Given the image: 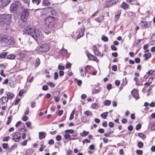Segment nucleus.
Masks as SVG:
<instances>
[{
  "mask_svg": "<svg viewBox=\"0 0 155 155\" xmlns=\"http://www.w3.org/2000/svg\"><path fill=\"white\" fill-rule=\"evenodd\" d=\"M0 41L5 43L7 45H12L15 43L13 38L8 35H0Z\"/></svg>",
  "mask_w": 155,
  "mask_h": 155,
  "instance_id": "nucleus-1",
  "label": "nucleus"
},
{
  "mask_svg": "<svg viewBox=\"0 0 155 155\" xmlns=\"http://www.w3.org/2000/svg\"><path fill=\"white\" fill-rule=\"evenodd\" d=\"M11 19L10 15H1L0 17V24L4 25L10 24Z\"/></svg>",
  "mask_w": 155,
  "mask_h": 155,
  "instance_id": "nucleus-2",
  "label": "nucleus"
},
{
  "mask_svg": "<svg viewBox=\"0 0 155 155\" xmlns=\"http://www.w3.org/2000/svg\"><path fill=\"white\" fill-rule=\"evenodd\" d=\"M50 49V45L47 43H44L36 48V50L38 52H46Z\"/></svg>",
  "mask_w": 155,
  "mask_h": 155,
  "instance_id": "nucleus-3",
  "label": "nucleus"
},
{
  "mask_svg": "<svg viewBox=\"0 0 155 155\" xmlns=\"http://www.w3.org/2000/svg\"><path fill=\"white\" fill-rule=\"evenodd\" d=\"M46 26L49 28L53 27L55 24V19L54 18L49 16L46 18L45 21Z\"/></svg>",
  "mask_w": 155,
  "mask_h": 155,
  "instance_id": "nucleus-4",
  "label": "nucleus"
},
{
  "mask_svg": "<svg viewBox=\"0 0 155 155\" xmlns=\"http://www.w3.org/2000/svg\"><path fill=\"white\" fill-rule=\"evenodd\" d=\"M36 41L37 40H40L41 39L43 36L42 35L41 32L38 29H35V30L33 35L32 36Z\"/></svg>",
  "mask_w": 155,
  "mask_h": 155,
  "instance_id": "nucleus-5",
  "label": "nucleus"
},
{
  "mask_svg": "<svg viewBox=\"0 0 155 155\" xmlns=\"http://www.w3.org/2000/svg\"><path fill=\"white\" fill-rule=\"evenodd\" d=\"M21 4V2L19 1H17L15 3H12L11 5L10 8V10L11 13H13L15 12L17 8Z\"/></svg>",
  "mask_w": 155,
  "mask_h": 155,
  "instance_id": "nucleus-6",
  "label": "nucleus"
},
{
  "mask_svg": "<svg viewBox=\"0 0 155 155\" xmlns=\"http://www.w3.org/2000/svg\"><path fill=\"white\" fill-rule=\"evenodd\" d=\"M29 14V10L28 9H26L23 11L21 13V19L24 22L25 20L28 17Z\"/></svg>",
  "mask_w": 155,
  "mask_h": 155,
  "instance_id": "nucleus-7",
  "label": "nucleus"
},
{
  "mask_svg": "<svg viewBox=\"0 0 155 155\" xmlns=\"http://www.w3.org/2000/svg\"><path fill=\"white\" fill-rule=\"evenodd\" d=\"M118 0H109L106 1L105 5L107 8L112 6L115 4Z\"/></svg>",
  "mask_w": 155,
  "mask_h": 155,
  "instance_id": "nucleus-8",
  "label": "nucleus"
},
{
  "mask_svg": "<svg viewBox=\"0 0 155 155\" xmlns=\"http://www.w3.org/2000/svg\"><path fill=\"white\" fill-rule=\"evenodd\" d=\"M10 0H0V7L3 8L8 5L10 2Z\"/></svg>",
  "mask_w": 155,
  "mask_h": 155,
  "instance_id": "nucleus-9",
  "label": "nucleus"
},
{
  "mask_svg": "<svg viewBox=\"0 0 155 155\" xmlns=\"http://www.w3.org/2000/svg\"><path fill=\"white\" fill-rule=\"evenodd\" d=\"M34 30L35 29L34 28L27 27L25 29V33L29 35H31L32 36V35L33 34Z\"/></svg>",
  "mask_w": 155,
  "mask_h": 155,
  "instance_id": "nucleus-10",
  "label": "nucleus"
},
{
  "mask_svg": "<svg viewBox=\"0 0 155 155\" xmlns=\"http://www.w3.org/2000/svg\"><path fill=\"white\" fill-rule=\"evenodd\" d=\"M131 93L133 97L135 98L136 100L139 98L138 93L136 89H134L131 91Z\"/></svg>",
  "mask_w": 155,
  "mask_h": 155,
  "instance_id": "nucleus-11",
  "label": "nucleus"
},
{
  "mask_svg": "<svg viewBox=\"0 0 155 155\" xmlns=\"http://www.w3.org/2000/svg\"><path fill=\"white\" fill-rule=\"evenodd\" d=\"M84 30L83 28H81L80 29H78V32L79 34L77 36V38H79L83 36L84 34Z\"/></svg>",
  "mask_w": 155,
  "mask_h": 155,
  "instance_id": "nucleus-12",
  "label": "nucleus"
},
{
  "mask_svg": "<svg viewBox=\"0 0 155 155\" xmlns=\"http://www.w3.org/2000/svg\"><path fill=\"white\" fill-rule=\"evenodd\" d=\"M64 137L66 139L68 140V141L71 140H74L76 139V138H75L71 137V135L67 133H65V134H64Z\"/></svg>",
  "mask_w": 155,
  "mask_h": 155,
  "instance_id": "nucleus-13",
  "label": "nucleus"
},
{
  "mask_svg": "<svg viewBox=\"0 0 155 155\" xmlns=\"http://www.w3.org/2000/svg\"><path fill=\"white\" fill-rule=\"evenodd\" d=\"M46 134L45 132H41L39 133V137L40 140L45 138L46 136Z\"/></svg>",
  "mask_w": 155,
  "mask_h": 155,
  "instance_id": "nucleus-14",
  "label": "nucleus"
},
{
  "mask_svg": "<svg viewBox=\"0 0 155 155\" xmlns=\"http://www.w3.org/2000/svg\"><path fill=\"white\" fill-rule=\"evenodd\" d=\"M41 4L43 6H46L50 5V3L48 0H43Z\"/></svg>",
  "mask_w": 155,
  "mask_h": 155,
  "instance_id": "nucleus-15",
  "label": "nucleus"
},
{
  "mask_svg": "<svg viewBox=\"0 0 155 155\" xmlns=\"http://www.w3.org/2000/svg\"><path fill=\"white\" fill-rule=\"evenodd\" d=\"M80 72L81 74V75L82 77H85L86 74V72L85 71H84L82 67H81L80 68Z\"/></svg>",
  "mask_w": 155,
  "mask_h": 155,
  "instance_id": "nucleus-16",
  "label": "nucleus"
},
{
  "mask_svg": "<svg viewBox=\"0 0 155 155\" xmlns=\"http://www.w3.org/2000/svg\"><path fill=\"white\" fill-rule=\"evenodd\" d=\"M122 7L124 9H127L129 8V5L125 2L122 3L121 5Z\"/></svg>",
  "mask_w": 155,
  "mask_h": 155,
  "instance_id": "nucleus-17",
  "label": "nucleus"
},
{
  "mask_svg": "<svg viewBox=\"0 0 155 155\" xmlns=\"http://www.w3.org/2000/svg\"><path fill=\"white\" fill-rule=\"evenodd\" d=\"M48 11L50 12V14L52 15H54L55 14V10L51 7L48 8Z\"/></svg>",
  "mask_w": 155,
  "mask_h": 155,
  "instance_id": "nucleus-18",
  "label": "nucleus"
},
{
  "mask_svg": "<svg viewBox=\"0 0 155 155\" xmlns=\"http://www.w3.org/2000/svg\"><path fill=\"white\" fill-rule=\"evenodd\" d=\"M1 99L2 102V105L4 104L5 103H7L8 101V99L5 97H2Z\"/></svg>",
  "mask_w": 155,
  "mask_h": 155,
  "instance_id": "nucleus-19",
  "label": "nucleus"
},
{
  "mask_svg": "<svg viewBox=\"0 0 155 155\" xmlns=\"http://www.w3.org/2000/svg\"><path fill=\"white\" fill-rule=\"evenodd\" d=\"M151 56V54L150 53H148L144 54L143 55V56L145 57V59H144V61H147L149 58Z\"/></svg>",
  "mask_w": 155,
  "mask_h": 155,
  "instance_id": "nucleus-20",
  "label": "nucleus"
},
{
  "mask_svg": "<svg viewBox=\"0 0 155 155\" xmlns=\"http://www.w3.org/2000/svg\"><path fill=\"white\" fill-rule=\"evenodd\" d=\"M34 151L32 149H29L27 150L25 152L26 155H30Z\"/></svg>",
  "mask_w": 155,
  "mask_h": 155,
  "instance_id": "nucleus-21",
  "label": "nucleus"
},
{
  "mask_svg": "<svg viewBox=\"0 0 155 155\" xmlns=\"http://www.w3.org/2000/svg\"><path fill=\"white\" fill-rule=\"evenodd\" d=\"M7 98L8 99H11L14 96L13 94L11 92H8L7 94Z\"/></svg>",
  "mask_w": 155,
  "mask_h": 155,
  "instance_id": "nucleus-22",
  "label": "nucleus"
},
{
  "mask_svg": "<svg viewBox=\"0 0 155 155\" xmlns=\"http://www.w3.org/2000/svg\"><path fill=\"white\" fill-rule=\"evenodd\" d=\"M84 115L87 117H91L92 115L91 112L89 110H86L84 113Z\"/></svg>",
  "mask_w": 155,
  "mask_h": 155,
  "instance_id": "nucleus-23",
  "label": "nucleus"
},
{
  "mask_svg": "<svg viewBox=\"0 0 155 155\" xmlns=\"http://www.w3.org/2000/svg\"><path fill=\"white\" fill-rule=\"evenodd\" d=\"M40 60L39 58H37L35 60V67H37L40 64Z\"/></svg>",
  "mask_w": 155,
  "mask_h": 155,
  "instance_id": "nucleus-24",
  "label": "nucleus"
},
{
  "mask_svg": "<svg viewBox=\"0 0 155 155\" xmlns=\"http://www.w3.org/2000/svg\"><path fill=\"white\" fill-rule=\"evenodd\" d=\"M142 25L143 28H147L149 26V25L148 24L147 21L142 22Z\"/></svg>",
  "mask_w": 155,
  "mask_h": 155,
  "instance_id": "nucleus-25",
  "label": "nucleus"
},
{
  "mask_svg": "<svg viewBox=\"0 0 155 155\" xmlns=\"http://www.w3.org/2000/svg\"><path fill=\"white\" fill-rule=\"evenodd\" d=\"M89 134L88 131H84L83 132L80 133V135L82 137H85L87 135Z\"/></svg>",
  "mask_w": 155,
  "mask_h": 155,
  "instance_id": "nucleus-26",
  "label": "nucleus"
},
{
  "mask_svg": "<svg viewBox=\"0 0 155 155\" xmlns=\"http://www.w3.org/2000/svg\"><path fill=\"white\" fill-rule=\"evenodd\" d=\"M15 56L13 54H10L8 55L7 58V59L12 60L15 58Z\"/></svg>",
  "mask_w": 155,
  "mask_h": 155,
  "instance_id": "nucleus-27",
  "label": "nucleus"
},
{
  "mask_svg": "<svg viewBox=\"0 0 155 155\" xmlns=\"http://www.w3.org/2000/svg\"><path fill=\"white\" fill-rule=\"evenodd\" d=\"M67 53V50L65 49H63V48H62L60 51V52H59L60 54H63V55L66 54Z\"/></svg>",
  "mask_w": 155,
  "mask_h": 155,
  "instance_id": "nucleus-28",
  "label": "nucleus"
},
{
  "mask_svg": "<svg viewBox=\"0 0 155 155\" xmlns=\"http://www.w3.org/2000/svg\"><path fill=\"white\" fill-rule=\"evenodd\" d=\"M108 114L107 112H105L101 114V117L103 119H106Z\"/></svg>",
  "mask_w": 155,
  "mask_h": 155,
  "instance_id": "nucleus-29",
  "label": "nucleus"
},
{
  "mask_svg": "<svg viewBox=\"0 0 155 155\" xmlns=\"http://www.w3.org/2000/svg\"><path fill=\"white\" fill-rule=\"evenodd\" d=\"M110 104L111 101L107 100H105L104 102V105L106 106H109Z\"/></svg>",
  "mask_w": 155,
  "mask_h": 155,
  "instance_id": "nucleus-30",
  "label": "nucleus"
},
{
  "mask_svg": "<svg viewBox=\"0 0 155 155\" xmlns=\"http://www.w3.org/2000/svg\"><path fill=\"white\" fill-rule=\"evenodd\" d=\"M2 147L3 149L6 150H8L9 149V147L8 144L7 143H3L2 144Z\"/></svg>",
  "mask_w": 155,
  "mask_h": 155,
  "instance_id": "nucleus-31",
  "label": "nucleus"
},
{
  "mask_svg": "<svg viewBox=\"0 0 155 155\" xmlns=\"http://www.w3.org/2000/svg\"><path fill=\"white\" fill-rule=\"evenodd\" d=\"M120 14L121 12H120L118 14L116 15H115V18L114 19V21H115L117 22L119 19L120 17Z\"/></svg>",
  "mask_w": 155,
  "mask_h": 155,
  "instance_id": "nucleus-32",
  "label": "nucleus"
},
{
  "mask_svg": "<svg viewBox=\"0 0 155 155\" xmlns=\"http://www.w3.org/2000/svg\"><path fill=\"white\" fill-rule=\"evenodd\" d=\"M41 2V0H32V2L34 4L38 5Z\"/></svg>",
  "mask_w": 155,
  "mask_h": 155,
  "instance_id": "nucleus-33",
  "label": "nucleus"
},
{
  "mask_svg": "<svg viewBox=\"0 0 155 155\" xmlns=\"http://www.w3.org/2000/svg\"><path fill=\"white\" fill-rule=\"evenodd\" d=\"M138 136L142 139L143 140H144L146 138L144 134H143L142 133H139L138 134Z\"/></svg>",
  "mask_w": 155,
  "mask_h": 155,
  "instance_id": "nucleus-34",
  "label": "nucleus"
},
{
  "mask_svg": "<svg viewBox=\"0 0 155 155\" xmlns=\"http://www.w3.org/2000/svg\"><path fill=\"white\" fill-rule=\"evenodd\" d=\"M7 55V52H4L2 53L0 55V58H5Z\"/></svg>",
  "mask_w": 155,
  "mask_h": 155,
  "instance_id": "nucleus-35",
  "label": "nucleus"
},
{
  "mask_svg": "<svg viewBox=\"0 0 155 155\" xmlns=\"http://www.w3.org/2000/svg\"><path fill=\"white\" fill-rule=\"evenodd\" d=\"M91 66L87 65L86 66V67L85 68V70L84 71L86 72V73H87L89 74L90 73L88 72V70H90Z\"/></svg>",
  "mask_w": 155,
  "mask_h": 155,
  "instance_id": "nucleus-36",
  "label": "nucleus"
},
{
  "mask_svg": "<svg viewBox=\"0 0 155 155\" xmlns=\"http://www.w3.org/2000/svg\"><path fill=\"white\" fill-rule=\"evenodd\" d=\"M74 132L73 130L72 129L67 130L65 131V133L68 134H73Z\"/></svg>",
  "mask_w": 155,
  "mask_h": 155,
  "instance_id": "nucleus-37",
  "label": "nucleus"
},
{
  "mask_svg": "<svg viewBox=\"0 0 155 155\" xmlns=\"http://www.w3.org/2000/svg\"><path fill=\"white\" fill-rule=\"evenodd\" d=\"M10 137L9 136L4 137L2 139V140L3 141H8L10 139Z\"/></svg>",
  "mask_w": 155,
  "mask_h": 155,
  "instance_id": "nucleus-38",
  "label": "nucleus"
},
{
  "mask_svg": "<svg viewBox=\"0 0 155 155\" xmlns=\"http://www.w3.org/2000/svg\"><path fill=\"white\" fill-rule=\"evenodd\" d=\"M100 89H93L92 91V93L94 94H96L97 93L99 92L100 91Z\"/></svg>",
  "mask_w": 155,
  "mask_h": 155,
  "instance_id": "nucleus-39",
  "label": "nucleus"
},
{
  "mask_svg": "<svg viewBox=\"0 0 155 155\" xmlns=\"http://www.w3.org/2000/svg\"><path fill=\"white\" fill-rule=\"evenodd\" d=\"M94 53L97 56H102L101 53L98 50L96 51L95 52H94Z\"/></svg>",
  "mask_w": 155,
  "mask_h": 155,
  "instance_id": "nucleus-40",
  "label": "nucleus"
},
{
  "mask_svg": "<svg viewBox=\"0 0 155 155\" xmlns=\"http://www.w3.org/2000/svg\"><path fill=\"white\" fill-rule=\"evenodd\" d=\"M91 107L94 109L97 108L98 107V105L96 103H93L91 105Z\"/></svg>",
  "mask_w": 155,
  "mask_h": 155,
  "instance_id": "nucleus-41",
  "label": "nucleus"
},
{
  "mask_svg": "<svg viewBox=\"0 0 155 155\" xmlns=\"http://www.w3.org/2000/svg\"><path fill=\"white\" fill-rule=\"evenodd\" d=\"M12 120V117L10 116L8 118V121L6 123V124L8 125L10 123Z\"/></svg>",
  "mask_w": 155,
  "mask_h": 155,
  "instance_id": "nucleus-42",
  "label": "nucleus"
},
{
  "mask_svg": "<svg viewBox=\"0 0 155 155\" xmlns=\"http://www.w3.org/2000/svg\"><path fill=\"white\" fill-rule=\"evenodd\" d=\"M137 145L139 148H141L143 147V144L142 142H139L138 143Z\"/></svg>",
  "mask_w": 155,
  "mask_h": 155,
  "instance_id": "nucleus-43",
  "label": "nucleus"
},
{
  "mask_svg": "<svg viewBox=\"0 0 155 155\" xmlns=\"http://www.w3.org/2000/svg\"><path fill=\"white\" fill-rule=\"evenodd\" d=\"M47 84L50 86L51 87H54L55 86V84L53 82H48L47 83Z\"/></svg>",
  "mask_w": 155,
  "mask_h": 155,
  "instance_id": "nucleus-44",
  "label": "nucleus"
},
{
  "mask_svg": "<svg viewBox=\"0 0 155 155\" xmlns=\"http://www.w3.org/2000/svg\"><path fill=\"white\" fill-rule=\"evenodd\" d=\"M101 40L104 41H108V38L105 36H103L101 38Z\"/></svg>",
  "mask_w": 155,
  "mask_h": 155,
  "instance_id": "nucleus-45",
  "label": "nucleus"
},
{
  "mask_svg": "<svg viewBox=\"0 0 155 155\" xmlns=\"http://www.w3.org/2000/svg\"><path fill=\"white\" fill-rule=\"evenodd\" d=\"M15 85V83L14 82H9V85L11 87H14Z\"/></svg>",
  "mask_w": 155,
  "mask_h": 155,
  "instance_id": "nucleus-46",
  "label": "nucleus"
},
{
  "mask_svg": "<svg viewBox=\"0 0 155 155\" xmlns=\"http://www.w3.org/2000/svg\"><path fill=\"white\" fill-rule=\"evenodd\" d=\"M17 146V144L15 143L10 148L9 151L11 150H14Z\"/></svg>",
  "mask_w": 155,
  "mask_h": 155,
  "instance_id": "nucleus-47",
  "label": "nucleus"
},
{
  "mask_svg": "<svg viewBox=\"0 0 155 155\" xmlns=\"http://www.w3.org/2000/svg\"><path fill=\"white\" fill-rule=\"evenodd\" d=\"M45 146L43 144H41V147L39 148V150L40 151H42L44 148H45Z\"/></svg>",
  "mask_w": 155,
  "mask_h": 155,
  "instance_id": "nucleus-48",
  "label": "nucleus"
},
{
  "mask_svg": "<svg viewBox=\"0 0 155 155\" xmlns=\"http://www.w3.org/2000/svg\"><path fill=\"white\" fill-rule=\"evenodd\" d=\"M154 78V77H152L151 76L150 77L149 80H148V82H149L150 84L153 81V80Z\"/></svg>",
  "mask_w": 155,
  "mask_h": 155,
  "instance_id": "nucleus-49",
  "label": "nucleus"
},
{
  "mask_svg": "<svg viewBox=\"0 0 155 155\" xmlns=\"http://www.w3.org/2000/svg\"><path fill=\"white\" fill-rule=\"evenodd\" d=\"M24 92L25 91L24 89H21L20 90L18 93L19 95L20 96H21Z\"/></svg>",
  "mask_w": 155,
  "mask_h": 155,
  "instance_id": "nucleus-50",
  "label": "nucleus"
},
{
  "mask_svg": "<svg viewBox=\"0 0 155 155\" xmlns=\"http://www.w3.org/2000/svg\"><path fill=\"white\" fill-rule=\"evenodd\" d=\"M136 153L138 154H142L143 153V151L142 150H137Z\"/></svg>",
  "mask_w": 155,
  "mask_h": 155,
  "instance_id": "nucleus-51",
  "label": "nucleus"
},
{
  "mask_svg": "<svg viewBox=\"0 0 155 155\" xmlns=\"http://www.w3.org/2000/svg\"><path fill=\"white\" fill-rule=\"evenodd\" d=\"M58 77V72H55L54 74V78L55 80L57 79Z\"/></svg>",
  "mask_w": 155,
  "mask_h": 155,
  "instance_id": "nucleus-52",
  "label": "nucleus"
},
{
  "mask_svg": "<svg viewBox=\"0 0 155 155\" xmlns=\"http://www.w3.org/2000/svg\"><path fill=\"white\" fill-rule=\"evenodd\" d=\"M74 113L73 111H72L71 115L69 118V119L70 120H72L74 118Z\"/></svg>",
  "mask_w": 155,
  "mask_h": 155,
  "instance_id": "nucleus-53",
  "label": "nucleus"
},
{
  "mask_svg": "<svg viewBox=\"0 0 155 155\" xmlns=\"http://www.w3.org/2000/svg\"><path fill=\"white\" fill-rule=\"evenodd\" d=\"M54 143V140L53 139H51L48 141V143L50 145L53 144Z\"/></svg>",
  "mask_w": 155,
  "mask_h": 155,
  "instance_id": "nucleus-54",
  "label": "nucleus"
},
{
  "mask_svg": "<svg viewBox=\"0 0 155 155\" xmlns=\"http://www.w3.org/2000/svg\"><path fill=\"white\" fill-rule=\"evenodd\" d=\"M48 87L46 85H44L42 88V89L44 91H47L48 90Z\"/></svg>",
  "mask_w": 155,
  "mask_h": 155,
  "instance_id": "nucleus-55",
  "label": "nucleus"
},
{
  "mask_svg": "<svg viewBox=\"0 0 155 155\" xmlns=\"http://www.w3.org/2000/svg\"><path fill=\"white\" fill-rule=\"evenodd\" d=\"M36 106V103L35 101L32 102L31 104V107L32 108H34Z\"/></svg>",
  "mask_w": 155,
  "mask_h": 155,
  "instance_id": "nucleus-56",
  "label": "nucleus"
},
{
  "mask_svg": "<svg viewBox=\"0 0 155 155\" xmlns=\"http://www.w3.org/2000/svg\"><path fill=\"white\" fill-rule=\"evenodd\" d=\"M61 139V136L60 135H58L56 137V139L57 141H60Z\"/></svg>",
  "mask_w": 155,
  "mask_h": 155,
  "instance_id": "nucleus-57",
  "label": "nucleus"
},
{
  "mask_svg": "<svg viewBox=\"0 0 155 155\" xmlns=\"http://www.w3.org/2000/svg\"><path fill=\"white\" fill-rule=\"evenodd\" d=\"M58 69L60 70H64V67L62 65H59L58 66Z\"/></svg>",
  "mask_w": 155,
  "mask_h": 155,
  "instance_id": "nucleus-58",
  "label": "nucleus"
},
{
  "mask_svg": "<svg viewBox=\"0 0 155 155\" xmlns=\"http://www.w3.org/2000/svg\"><path fill=\"white\" fill-rule=\"evenodd\" d=\"M117 67L116 65H114L112 67V69L114 71H116L117 70Z\"/></svg>",
  "mask_w": 155,
  "mask_h": 155,
  "instance_id": "nucleus-59",
  "label": "nucleus"
},
{
  "mask_svg": "<svg viewBox=\"0 0 155 155\" xmlns=\"http://www.w3.org/2000/svg\"><path fill=\"white\" fill-rule=\"evenodd\" d=\"M111 48L113 51H116L117 50V48L114 45L111 46Z\"/></svg>",
  "mask_w": 155,
  "mask_h": 155,
  "instance_id": "nucleus-60",
  "label": "nucleus"
},
{
  "mask_svg": "<svg viewBox=\"0 0 155 155\" xmlns=\"http://www.w3.org/2000/svg\"><path fill=\"white\" fill-rule=\"evenodd\" d=\"M71 66V64L70 63H68L66 64L65 68H66L68 69L70 68Z\"/></svg>",
  "mask_w": 155,
  "mask_h": 155,
  "instance_id": "nucleus-61",
  "label": "nucleus"
},
{
  "mask_svg": "<svg viewBox=\"0 0 155 155\" xmlns=\"http://www.w3.org/2000/svg\"><path fill=\"white\" fill-rule=\"evenodd\" d=\"M135 62L137 63H138L140 62V59L138 58H135L134 59Z\"/></svg>",
  "mask_w": 155,
  "mask_h": 155,
  "instance_id": "nucleus-62",
  "label": "nucleus"
},
{
  "mask_svg": "<svg viewBox=\"0 0 155 155\" xmlns=\"http://www.w3.org/2000/svg\"><path fill=\"white\" fill-rule=\"evenodd\" d=\"M59 76L61 77L64 75V72L63 71L61 70L59 71Z\"/></svg>",
  "mask_w": 155,
  "mask_h": 155,
  "instance_id": "nucleus-63",
  "label": "nucleus"
},
{
  "mask_svg": "<svg viewBox=\"0 0 155 155\" xmlns=\"http://www.w3.org/2000/svg\"><path fill=\"white\" fill-rule=\"evenodd\" d=\"M72 152V150H66V154L67 155H70Z\"/></svg>",
  "mask_w": 155,
  "mask_h": 155,
  "instance_id": "nucleus-64",
  "label": "nucleus"
}]
</instances>
